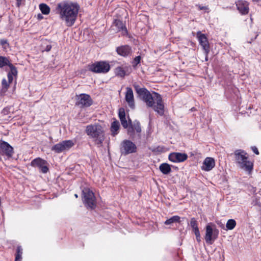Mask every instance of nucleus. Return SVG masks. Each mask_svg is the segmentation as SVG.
<instances>
[{
	"instance_id": "obj_41",
	"label": "nucleus",
	"mask_w": 261,
	"mask_h": 261,
	"mask_svg": "<svg viewBox=\"0 0 261 261\" xmlns=\"http://www.w3.org/2000/svg\"><path fill=\"white\" fill-rule=\"evenodd\" d=\"M38 17L39 18H41L42 17V16L41 15V14H38Z\"/></svg>"
},
{
	"instance_id": "obj_38",
	"label": "nucleus",
	"mask_w": 261,
	"mask_h": 261,
	"mask_svg": "<svg viewBox=\"0 0 261 261\" xmlns=\"http://www.w3.org/2000/svg\"><path fill=\"white\" fill-rule=\"evenodd\" d=\"M16 1H17V5L18 7H19L22 0H16Z\"/></svg>"
},
{
	"instance_id": "obj_7",
	"label": "nucleus",
	"mask_w": 261,
	"mask_h": 261,
	"mask_svg": "<svg viewBox=\"0 0 261 261\" xmlns=\"http://www.w3.org/2000/svg\"><path fill=\"white\" fill-rule=\"evenodd\" d=\"M83 201L86 206L94 208L96 206V200L94 193L88 188L83 190Z\"/></svg>"
},
{
	"instance_id": "obj_39",
	"label": "nucleus",
	"mask_w": 261,
	"mask_h": 261,
	"mask_svg": "<svg viewBox=\"0 0 261 261\" xmlns=\"http://www.w3.org/2000/svg\"><path fill=\"white\" fill-rule=\"evenodd\" d=\"M50 49H51V46H47V51L50 50Z\"/></svg>"
},
{
	"instance_id": "obj_5",
	"label": "nucleus",
	"mask_w": 261,
	"mask_h": 261,
	"mask_svg": "<svg viewBox=\"0 0 261 261\" xmlns=\"http://www.w3.org/2000/svg\"><path fill=\"white\" fill-rule=\"evenodd\" d=\"M218 234L219 230L215 228L214 224L209 223L206 226L204 239L207 244L212 245L218 238Z\"/></svg>"
},
{
	"instance_id": "obj_23",
	"label": "nucleus",
	"mask_w": 261,
	"mask_h": 261,
	"mask_svg": "<svg viewBox=\"0 0 261 261\" xmlns=\"http://www.w3.org/2000/svg\"><path fill=\"white\" fill-rule=\"evenodd\" d=\"M128 67L125 66L122 67L121 66L117 67L115 69V74L116 75L123 77L126 74V72L128 71Z\"/></svg>"
},
{
	"instance_id": "obj_18",
	"label": "nucleus",
	"mask_w": 261,
	"mask_h": 261,
	"mask_svg": "<svg viewBox=\"0 0 261 261\" xmlns=\"http://www.w3.org/2000/svg\"><path fill=\"white\" fill-rule=\"evenodd\" d=\"M119 117L121 121V123L124 128H128L131 123V120L128 118V121L127 120L124 110L122 108L119 109Z\"/></svg>"
},
{
	"instance_id": "obj_31",
	"label": "nucleus",
	"mask_w": 261,
	"mask_h": 261,
	"mask_svg": "<svg viewBox=\"0 0 261 261\" xmlns=\"http://www.w3.org/2000/svg\"><path fill=\"white\" fill-rule=\"evenodd\" d=\"M22 253V249L20 247H18L17 249V254L15 257V261H21Z\"/></svg>"
},
{
	"instance_id": "obj_13",
	"label": "nucleus",
	"mask_w": 261,
	"mask_h": 261,
	"mask_svg": "<svg viewBox=\"0 0 261 261\" xmlns=\"http://www.w3.org/2000/svg\"><path fill=\"white\" fill-rule=\"evenodd\" d=\"M197 37L200 45L204 50L205 54L207 56L210 51V46L206 37L204 34H201L200 31L197 33Z\"/></svg>"
},
{
	"instance_id": "obj_27",
	"label": "nucleus",
	"mask_w": 261,
	"mask_h": 261,
	"mask_svg": "<svg viewBox=\"0 0 261 261\" xmlns=\"http://www.w3.org/2000/svg\"><path fill=\"white\" fill-rule=\"evenodd\" d=\"M190 225L192 227L193 231L194 232L199 231L198 227L197 222L194 218H192L190 220Z\"/></svg>"
},
{
	"instance_id": "obj_6",
	"label": "nucleus",
	"mask_w": 261,
	"mask_h": 261,
	"mask_svg": "<svg viewBox=\"0 0 261 261\" xmlns=\"http://www.w3.org/2000/svg\"><path fill=\"white\" fill-rule=\"evenodd\" d=\"M11 67V71H10L8 73V80L6 79H3L2 80L0 95L4 94L7 91L9 87L10 84L11 83L13 80V77L17 76V70L16 68L15 67Z\"/></svg>"
},
{
	"instance_id": "obj_33",
	"label": "nucleus",
	"mask_w": 261,
	"mask_h": 261,
	"mask_svg": "<svg viewBox=\"0 0 261 261\" xmlns=\"http://www.w3.org/2000/svg\"><path fill=\"white\" fill-rule=\"evenodd\" d=\"M141 60V57L140 56L136 57L134 60L133 63L135 64V66H136L138 63H140Z\"/></svg>"
},
{
	"instance_id": "obj_17",
	"label": "nucleus",
	"mask_w": 261,
	"mask_h": 261,
	"mask_svg": "<svg viewBox=\"0 0 261 261\" xmlns=\"http://www.w3.org/2000/svg\"><path fill=\"white\" fill-rule=\"evenodd\" d=\"M0 147L3 152L7 156L10 157L12 155L13 148L9 143L5 141H1Z\"/></svg>"
},
{
	"instance_id": "obj_16",
	"label": "nucleus",
	"mask_w": 261,
	"mask_h": 261,
	"mask_svg": "<svg viewBox=\"0 0 261 261\" xmlns=\"http://www.w3.org/2000/svg\"><path fill=\"white\" fill-rule=\"evenodd\" d=\"M215 166V162L214 159L212 158L207 157L203 161L201 169L204 171H209L214 168Z\"/></svg>"
},
{
	"instance_id": "obj_9",
	"label": "nucleus",
	"mask_w": 261,
	"mask_h": 261,
	"mask_svg": "<svg viewBox=\"0 0 261 261\" xmlns=\"http://www.w3.org/2000/svg\"><path fill=\"white\" fill-rule=\"evenodd\" d=\"M74 145V143L71 140H66L61 142L51 148V150L56 153H60L68 150Z\"/></svg>"
},
{
	"instance_id": "obj_37",
	"label": "nucleus",
	"mask_w": 261,
	"mask_h": 261,
	"mask_svg": "<svg viewBox=\"0 0 261 261\" xmlns=\"http://www.w3.org/2000/svg\"><path fill=\"white\" fill-rule=\"evenodd\" d=\"M7 43H8L7 41L6 40L2 39L1 40V44L2 45H4L5 44H7Z\"/></svg>"
},
{
	"instance_id": "obj_26",
	"label": "nucleus",
	"mask_w": 261,
	"mask_h": 261,
	"mask_svg": "<svg viewBox=\"0 0 261 261\" xmlns=\"http://www.w3.org/2000/svg\"><path fill=\"white\" fill-rule=\"evenodd\" d=\"M8 65L10 67V71H11V66L14 67L11 63H10L9 60L4 57H0V68H2L4 66Z\"/></svg>"
},
{
	"instance_id": "obj_15",
	"label": "nucleus",
	"mask_w": 261,
	"mask_h": 261,
	"mask_svg": "<svg viewBox=\"0 0 261 261\" xmlns=\"http://www.w3.org/2000/svg\"><path fill=\"white\" fill-rule=\"evenodd\" d=\"M126 93L125 95V99L127 102L128 106L132 109L135 108V101L133 90L130 87L126 88Z\"/></svg>"
},
{
	"instance_id": "obj_30",
	"label": "nucleus",
	"mask_w": 261,
	"mask_h": 261,
	"mask_svg": "<svg viewBox=\"0 0 261 261\" xmlns=\"http://www.w3.org/2000/svg\"><path fill=\"white\" fill-rule=\"evenodd\" d=\"M236 226V222L233 219H229L226 224V227L228 230L233 229Z\"/></svg>"
},
{
	"instance_id": "obj_1",
	"label": "nucleus",
	"mask_w": 261,
	"mask_h": 261,
	"mask_svg": "<svg viewBox=\"0 0 261 261\" xmlns=\"http://www.w3.org/2000/svg\"><path fill=\"white\" fill-rule=\"evenodd\" d=\"M80 9L79 5L69 1H64L58 4L56 10L60 19L64 21L67 27H71L75 23Z\"/></svg>"
},
{
	"instance_id": "obj_22",
	"label": "nucleus",
	"mask_w": 261,
	"mask_h": 261,
	"mask_svg": "<svg viewBox=\"0 0 261 261\" xmlns=\"http://www.w3.org/2000/svg\"><path fill=\"white\" fill-rule=\"evenodd\" d=\"M117 52L122 56H127L130 53V48L127 45L122 46L117 48Z\"/></svg>"
},
{
	"instance_id": "obj_25",
	"label": "nucleus",
	"mask_w": 261,
	"mask_h": 261,
	"mask_svg": "<svg viewBox=\"0 0 261 261\" xmlns=\"http://www.w3.org/2000/svg\"><path fill=\"white\" fill-rule=\"evenodd\" d=\"M120 128L119 122L117 120H115L111 124V132L113 136L118 134V132Z\"/></svg>"
},
{
	"instance_id": "obj_3",
	"label": "nucleus",
	"mask_w": 261,
	"mask_h": 261,
	"mask_svg": "<svg viewBox=\"0 0 261 261\" xmlns=\"http://www.w3.org/2000/svg\"><path fill=\"white\" fill-rule=\"evenodd\" d=\"M237 166L241 169L250 173L253 170V163L249 160L247 153L243 150H237L234 152Z\"/></svg>"
},
{
	"instance_id": "obj_19",
	"label": "nucleus",
	"mask_w": 261,
	"mask_h": 261,
	"mask_svg": "<svg viewBox=\"0 0 261 261\" xmlns=\"http://www.w3.org/2000/svg\"><path fill=\"white\" fill-rule=\"evenodd\" d=\"M236 6L238 10L242 15H245L248 13L249 7L247 2L239 1L236 3Z\"/></svg>"
},
{
	"instance_id": "obj_40",
	"label": "nucleus",
	"mask_w": 261,
	"mask_h": 261,
	"mask_svg": "<svg viewBox=\"0 0 261 261\" xmlns=\"http://www.w3.org/2000/svg\"><path fill=\"white\" fill-rule=\"evenodd\" d=\"M7 112V110L6 109H4L3 111V113L4 114H6Z\"/></svg>"
},
{
	"instance_id": "obj_2",
	"label": "nucleus",
	"mask_w": 261,
	"mask_h": 261,
	"mask_svg": "<svg viewBox=\"0 0 261 261\" xmlns=\"http://www.w3.org/2000/svg\"><path fill=\"white\" fill-rule=\"evenodd\" d=\"M136 91L147 107L151 108L160 116L164 115L165 106L160 94L156 92L151 93L145 88H136Z\"/></svg>"
},
{
	"instance_id": "obj_35",
	"label": "nucleus",
	"mask_w": 261,
	"mask_h": 261,
	"mask_svg": "<svg viewBox=\"0 0 261 261\" xmlns=\"http://www.w3.org/2000/svg\"><path fill=\"white\" fill-rule=\"evenodd\" d=\"M252 150L256 154H259V151L256 147H255V146L252 147Z\"/></svg>"
},
{
	"instance_id": "obj_42",
	"label": "nucleus",
	"mask_w": 261,
	"mask_h": 261,
	"mask_svg": "<svg viewBox=\"0 0 261 261\" xmlns=\"http://www.w3.org/2000/svg\"><path fill=\"white\" fill-rule=\"evenodd\" d=\"M74 196H75V197L76 198H77V197H78L77 195V194H76L74 195Z\"/></svg>"
},
{
	"instance_id": "obj_21",
	"label": "nucleus",
	"mask_w": 261,
	"mask_h": 261,
	"mask_svg": "<svg viewBox=\"0 0 261 261\" xmlns=\"http://www.w3.org/2000/svg\"><path fill=\"white\" fill-rule=\"evenodd\" d=\"M112 28L113 30H116L117 31H122L123 35L127 34V30L123 22L119 20H115L113 24Z\"/></svg>"
},
{
	"instance_id": "obj_24",
	"label": "nucleus",
	"mask_w": 261,
	"mask_h": 261,
	"mask_svg": "<svg viewBox=\"0 0 261 261\" xmlns=\"http://www.w3.org/2000/svg\"><path fill=\"white\" fill-rule=\"evenodd\" d=\"M160 170L164 174H168L171 171L170 165L167 163H163L159 167Z\"/></svg>"
},
{
	"instance_id": "obj_28",
	"label": "nucleus",
	"mask_w": 261,
	"mask_h": 261,
	"mask_svg": "<svg viewBox=\"0 0 261 261\" xmlns=\"http://www.w3.org/2000/svg\"><path fill=\"white\" fill-rule=\"evenodd\" d=\"M39 8L42 13V14L45 15H47L50 12V8L49 7L45 4H41L39 5Z\"/></svg>"
},
{
	"instance_id": "obj_11",
	"label": "nucleus",
	"mask_w": 261,
	"mask_h": 261,
	"mask_svg": "<svg viewBox=\"0 0 261 261\" xmlns=\"http://www.w3.org/2000/svg\"><path fill=\"white\" fill-rule=\"evenodd\" d=\"M76 105L80 107H88L92 104L90 96L86 94H81L76 96Z\"/></svg>"
},
{
	"instance_id": "obj_36",
	"label": "nucleus",
	"mask_w": 261,
	"mask_h": 261,
	"mask_svg": "<svg viewBox=\"0 0 261 261\" xmlns=\"http://www.w3.org/2000/svg\"><path fill=\"white\" fill-rule=\"evenodd\" d=\"M197 6L198 7V9L200 10H206L208 9L207 7L205 6H201L200 5H197Z\"/></svg>"
},
{
	"instance_id": "obj_20",
	"label": "nucleus",
	"mask_w": 261,
	"mask_h": 261,
	"mask_svg": "<svg viewBox=\"0 0 261 261\" xmlns=\"http://www.w3.org/2000/svg\"><path fill=\"white\" fill-rule=\"evenodd\" d=\"M135 132L138 133L141 132L140 124L138 121L134 122L133 124L130 123L127 129V133L130 136H133Z\"/></svg>"
},
{
	"instance_id": "obj_4",
	"label": "nucleus",
	"mask_w": 261,
	"mask_h": 261,
	"mask_svg": "<svg viewBox=\"0 0 261 261\" xmlns=\"http://www.w3.org/2000/svg\"><path fill=\"white\" fill-rule=\"evenodd\" d=\"M86 133L88 136L94 139L97 144H101L103 140V130L102 126L99 124L89 125L86 127Z\"/></svg>"
},
{
	"instance_id": "obj_8",
	"label": "nucleus",
	"mask_w": 261,
	"mask_h": 261,
	"mask_svg": "<svg viewBox=\"0 0 261 261\" xmlns=\"http://www.w3.org/2000/svg\"><path fill=\"white\" fill-rule=\"evenodd\" d=\"M89 69L95 73H106L109 71L110 66L107 62L101 61L92 64Z\"/></svg>"
},
{
	"instance_id": "obj_32",
	"label": "nucleus",
	"mask_w": 261,
	"mask_h": 261,
	"mask_svg": "<svg viewBox=\"0 0 261 261\" xmlns=\"http://www.w3.org/2000/svg\"><path fill=\"white\" fill-rule=\"evenodd\" d=\"M194 234L195 235L196 239L197 241L199 243L200 242L201 236H200V232L199 231L195 232H194Z\"/></svg>"
},
{
	"instance_id": "obj_10",
	"label": "nucleus",
	"mask_w": 261,
	"mask_h": 261,
	"mask_svg": "<svg viewBox=\"0 0 261 261\" xmlns=\"http://www.w3.org/2000/svg\"><path fill=\"white\" fill-rule=\"evenodd\" d=\"M120 150L122 153L127 154L135 152L137 150V147L132 141L124 140L121 144Z\"/></svg>"
},
{
	"instance_id": "obj_34",
	"label": "nucleus",
	"mask_w": 261,
	"mask_h": 261,
	"mask_svg": "<svg viewBox=\"0 0 261 261\" xmlns=\"http://www.w3.org/2000/svg\"><path fill=\"white\" fill-rule=\"evenodd\" d=\"M216 223L219 226V227H220L222 229H225V226L222 222L220 221H217Z\"/></svg>"
},
{
	"instance_id": "obj_29",
	"label": "nucleus",
	"mask_w": 261,
	"mask_h": 261,
	"mask_svg": "<svg viewBox=\"0 0 261 261\" xmlns=\"http://www.w3.org/2000/svg\"><path fill=\"white\" fill-rule=\"evenodd\" d=\"M180 221V217L178 216H174L170 219L167 220L165 222L166 225H169L174 222H179Z\"/></svg>"
},
{
	"instance_id": "obj_14",
	"label": "nucleus",
	"mask_w": 261,
	"mask_h": 261,
	"mask_svg": "<svg viewBox=\"0 0 261 261\" xmlns=\"http://www.w3.org/2000/svg\"><path fill=\"white\" fill-rule=\"evenodd\" d=\"M187 158V154L179 152H173L169 155V160L174 163L184 162Z\"/></svg>"
},
{
	"instance_id": "obj_12",
	"label": "nucleus",
	"mask_w": 261,
	"mask_h": 261,
	"mask_svg": "<svg viewBox=\"0 0 261 261\" xmlns=\"http://www.w3.org/2000/svg\"><path fill=\"white\" fill-rule=\"evenodd\" d=\"M31 165L39 168L43 173H46L48 171L46 161L39 158L33 160L31 162Z\"/></svg>"
}]
</instances>
